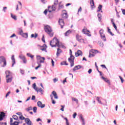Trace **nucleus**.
Wrapping results in <instances>:
<instances>
[{
  "label": "nucleus",
  "mask_w": 125,
  "mask_h": 125,
  "mask_svg": "<svg viewBox=\"0 0 125 125\" xmlns=\"http://www.w3.org/2000/svg\"><path fill=\"white\" fill-rule=\"evenodd\" d=\"M19 34L23 37V38H28V33H24L22 29L20 30Z\"/></svg>",
  "instance_id": "obj_10"
},
{
  "label": "nucleus",
  "mask_w": 125,
  "mask_h": 125,
  "mask_svg": "<svg viewBox=\"0 0 125 125\" xmlns=\"http://www.w3.org/2000/svg\"><path fill=\"white\" fill-rule=\"evenodd\" d=\"M32 87L35 89V91H36V90L38 89V87H37V85L36 84V83H34L33 84Z\"/></svg>",
  "instance_id": "obj_36"
},
{
  "label": "nucleus",
  "mask_w": 125,
  "mask_h": 125,
  "mask_svg": "<svg viewBox=\"0 0 125 125\" xmlns=\"http://www.w3.org/2000/svg\"><path fill=\"white\" fill-rule=\"evenodd\" d=\"M72 101H74L75 102H76L77 104H78V103H79V100H78L77 99L72 98Z\"/></svg>",
  "instance_id": "obj_42"
},
{
  "label": "nucleus",
  "mask_w": 125,
  "mask_h": 125,
  "mask_svg": "<svg viewBox=\"0 0 125 125\" xmlns=\"http://www.w3.org/2000/svg\"><path fill=\"white\" fill-rule=\"evenodd\" d=\"M61 107H62V108H61L60 110L62 111V112H64V108H65V105H61Z\"/></svg>",
  "instance_id": "obj_45"
},
{
  "label": "nucleus",
  "mask_w": 125,
  "mask_h": 125,
  "mask_svg": "<svg viewBox=\"0 0 125 125\" xmlns=\"http://www.w3.org/2000/svg\"><path fill=\"white\" fill-rule=\"evenodd\" d=\"M83 52L82 51L78 50L77 52H75V56L78 57V56H82Z\"/></svg>",
  "instance_id": "obj_16"
},
{
  "label": "nucleus",
  "mask_w": 125,
  "mask_h": 125,
  "mask_svg": "<svg viewBox=\"0 0 125 125\" xmlns=\"http://www.w3.org/2000/svg\"><path fill=\"white\" fill-rule=\"evenodd\" d=\"M14 37H16V35L15 34H13L10 37V38H14Z\"/></svg>",
  "instance_id": "obj_62"
},
{
  "label": "nucleus",
  "mask_w": 125,
  "mask_h": 125,
  "mask_svg": "<svg viewBox=\"0 0 125 125\" xmlns=\"http://www.w3.org/2000/svg\"><path fill=\"white\" fill-rule=\"evenodd\" d=\"M21 75H24V70L21 69Z\"/></svg>",
  "instance_id": "obj_64"
},
{
  "label": "nucleus",
  "mask_w": 125,
  "mask_h": 125,
  "mask_svg": "<svg viewBox=\"0 0 125 125\" xmlns=\"http://www.w3.org/2000/svg\"><path fill=\"white\" fill-rule=\"evenodd\" d=\"M6 78H8L11 76V72L10 71L7 70L5 71Z\"/></svg>",
  "instance_id": "obj_23"
},
{
  "label": "nucleus",
  "mask_w": 125,
  "mask_h": 125,
  "mask_svg": "<svg viewBox=\"0 0 125 125\" xmlns=\"http://www.w3.org/2000/svg\"><path fill=\"white\" fill-rule=\"evenodd\" d=\"M82 7H80V8L78 9L77 14H79V12H82Z\"/></svg>",
  "instance_id": "obj_50"
},
{
  "label": "nucleus",
  "mask_w": 125,
  "mask_h": 125,
  "mask_svg": "<svg viewBox=\"0 0 125 125\" xmlns=\"http://www.w3.org/2000/svg\"><path fill=\"white\" fill-rule=\"evenodd\" d=\"M19 118L20 119L21 121H23V120H25V121H26V118H25V117H24V116H23L22 114L19 117Z\"/></svg>",
  "instance_id": "obj_40"
},
{
  "label": "nucleus",
  "mask_w": 125,
  "mask_h": 125,
  "mask_svg": "<svg viewBox=\"0 0 125 125\" xmlns=\"http://www.w3.org/2000/svg\"><path fill=\"white\" fill-rule=\"evenodd\" d=\"M107 30H108V33H109V34H110V35L111 36H114V34H113V33H112V32H111V29H110V28H109V27H107Z\"/></svg>",
  "instance_id": "obj_44"
},
{
  "label": "nucleus",
  "mask_w": 125,
  "mask_h": 125,
  "mask_svg": "<svg viewBox=\"0 0 125 125\" xmlns=\"http://www.w3.org/2000/svg\"><path fill=\"white\" fill-rule=\"evenodd\" d=\"M90 4L92 10H93V8H95V5H94V1H93V0H90Z\"/></svg>",
  "instance_id": "obj_17"
},
{
  "label": "nucleus",
  "mask_w": 125,
  "mask_h": 125,
  "mask_svg": "<svg viewBox=\"0 0 125 125\" xmlns=\"http://www.w3.org/2000/svg\"><path fill=\"white\" fill-rule=\"evenodd\" d=\"M94 56V54H91V53H89V57L90 58H91V57H93Z\"/></svg>",
  "instance_id": "obj_57"
},
{
  "label": "nucleus",
  "mask_w": 125,
  "mask_h": 125,
  "mask_svg": "<svg viewBox=\"0 0 125 125\" xmlns=\"http://www.w3.org/2000/svg\"><path fill=\"white\" fill-rule=\"evenodd\" d=\"M6 59L4 56H0V64L1 67H4L6 66Z\"/></svg>",
  "instance_id": "obj_5"
},
{
  "label": "nucleus",
  "mask_w": 125,
  "mask_h": 125,
  "mask_svg": "<svg viewBox=\"0 0 125 125\" xmlns=\"http://www.w3.org/2000/svg\"><path fill=\"white\" fill-rule=\"evenodd\" d=\"M65 83H67V78H65L64 80L62 81L63 84H65Z\"/></svg>",
  "instance_id": "obj_55"
},
{
  "label": "nucleus",
  "mask_w": 125,
  "mask_h": 125,
  "mask_svg": "<svg viewBox=\"0 0 125 125\" xmlns=\"http://www.w3.org/2000/svg\"><path fill=\"white\" fill-rule=\"evenodd\" d=\"M13 119L15 121H18V117L17 115H13Z\"/></svg>",
  "instance_id": "obj_43"
},
{
  "label": "nucleus",
  "mask_w": 125,
  "mask_h": 125,
  "mask_svg": "<svg viewBox=\"0 0 125 125\" xmlns=\"http://www.w3.org/2000/svg\"><path fill=\"white\" fill-rule=\"evenodd\" d=\"M70 34H71V30H69L64 33V35L65 37H68Z\"/></svg>",
  "instance_id": "obj_31"
},
{
  "label": "nucleus",
  "mask_w": 125,
  "mask_h": 125,
  "mask_svg": "<svg viewBox=\"0 0 125 125\" xmlns=\"http://www.w3.org/2000/svg\"><path fill=\"white\" fill-rule=\"evenodd\" d=\"M64 7V6L63 5L60 4V3L59 5V8L60 9V8H63Z\"/></svg>",
  "instance_id": "obj_49"
},
{
  "label": "nucleus",
  "mask_w": 125,
  "mask_h": 125,
  "mask_svg": "<svg viewBox=\"0 0 125 125\" xmlns=\"http://www.w3.org/2000/svg\"><path fill=\"white\" fill-rule=\"evenodd\" d=\"M31 110H33V108L31 106L27 108V111L28 112H29V111H31Z\"/></svg>",
  "instance_id": "obj_52"
},
{
  "label": "nucleus",
  "mask_w": 125,
  "mask_h": 125,
  "mask_svg": "<svg viewBox=\"0 0 125 125\" xmlns=\"http://www.w3.org/2000/svg\"><path fill=\"white\" fill-rule=\"evenodd\" d=\"M38 37V34L35 33V35L34 34H31V38H34V39H37Z\"/></svg>",
  "instance_id": "obj_32"
},
{
  "label": "nucleus",
  "mask_w": 125,
  "mask_h": 125,
  "mask_svg": "<svg viewBox=\"0 0 125 125\" xmlns=\"http://www.w3.org/2000/svg\"><path fill=\"white\" fill-rule=\"evenodd\" d=\"M50 97L51 98V100H52V104H55L56 103V102H55V101L54 100H53V96H52V94H51L50 95Z\"/></svg>",
  "instance_id": "obj_29"
},
{
  "label": "nucleus",
  "mask_w": 125,
  "mask_h": 125,
  "mask_svg": "<svg viewBox=\"0 0 125 125\" xmlns=\"http://www.w3.org/2000/svg\"><path fill=\"white\" fill-rule=\"evenodd\" d=\"M122 13L124 15H125V9H122Z\"/></svg>",
  "instance_id": "obj_60"
},
{
  "label": "nucleus",
  "mask_w": 125,
  "mask_h": 125,
  "mask_svg": "<svg viewBox=\"0 0 125 125\" xmlns=\"http://www.w3.org/2000/svg\"><path fill=\"white\" fill-rule=\"evenodd\" d=\"M112 25H113V27H114V29L116 30V31H117L118 28L117 27V25H116V24H115V22H113Z\"/></svg>",
  "instance_id": "obj_46"
},
{
  "label": "nucleus",
  "mask_w": 125,
  "mask_h": 125,
  "mask_svg": "<svg viewBox=\"0 0 125 125\" xmlns=\"http://www.w3.org/2000/svg\"><path fill=\"white\" fill-rule=\"evenodd\" d=\"M10 14L11 18H12V19H14V20H15L16 21V20H17V17H16V16L13 15L12 13H11Z\"/></svg>",
  "instance_id": "obj_30"
},
{
  "label": "nucleus",
  "mask_w": 125,
  "mask_h": 125,
  "mask_svg": "<svg viewBox=\"0 0 125 125\" xmlns=\"http://www.w3.org/2000/svg\"><path fill=\"white\" fill-rule=\"evenodd\" d=\"M98 51L96 50H93V49H91L90 51H89V53H96Z\"/></svg>",
  "instance_id": "obj_38"
},
{
  "label": "nucleus",
  "mask_w": 125,
  "mask_h": 125,
  "mask_svg": "<svg viewBox=\"0 0 125 125\" xmlns=\"http://www.w3.org/2000/svg\"><path fill=\"white\" fill-rule=\"evenodd\" d=\"M82 32L83 33V34H85V35H87V36H88V37H90V34H89L88 33H86V29H83L82 30Z\"/></svg>",
  "instance_id": "obj_26"
},
{
  "label": "nucleus",
  "mask_w": 125,
  "mask_h": 125,
  "mask_svg": "<svg viewBox=\"0 0 125 125\" xmlns=\"http://www.w3.org/2000/svg\"><path fill=\"white\" fill-rule=\"evenodd\" d=\"M82 68H83V66L81 65H76L73 69V72L78 71V70H80V69H82Z\"/></svg>",
  "instance_id": "obj_12"
},
{
  "label": "nucleus",
  "mask_w": 125,
  "mask_h": 125,
  "mask_svg": "<svg viewBox=\"0 0 125 125\" xmlns=\"http://www.w3.org/2000/svg\"><path fill=\"white\" fill-rule=\"evenodd\" d=\"M37 105L38 106H39L40 108H44V107H45V104H42V102L41 101H38L37 102Z\"/></svg>",
  "instance_id": "obj_15"
},
{
  "label": "nucleus",
  "mask_w": 125,
  "mask_h": 125,
  "mask_svg": "<svg viewBox=\"0 0 125 125\" xmlns=\"http://www.w3.org/2000/svg\"><path fill=\"white\" fill-rule=\"evenodd\" d=\"M69 53L70 57L68 58V61L70 63V67H74V65H75V63H74L75 61V57L72 55V50H69Z\"/></svg>",
  "instance_id": "obj_4"
},
{
  "label": "nucleus",
  "mask_w": 125,
  "mask_h": 125,
  "mask_svg": "<svg viewBox=\"0 0 125 125\" xmlns=\"http://www.w3.org/2000/svg\"><path fill=\"white\" fill-rule=\"evenodd\" d=\"M0 121H2L4 117H5V114L3 112H0Z\"/></svg>",
  "instance_id": "obj_19"
},
{
  "label": "nucleus",
  "mask_w": 125,
  "mask_h": 125,
  "mask_svg": "<svg viewBox=\"0 0 125 125\" xmlns=\"http://www.w3.org/2000/svg\"><path fill=\"white\" fill-rule=\"evenodd\" d=\"M54 83H56V82H58V79L55 78L53 79Z\"/></svg>",
  "instance_id": "obj_61"
},
{
  "label": "nucleus",
  "mask_w": 125,
  "mask_h": 125,
  "mask_svg": "<svg viewBox=\"0 0 125 125\" xmlns=\"http://www.w3.org/2000/svg\"><path fill=\"white\" fill-rule=\"evenodd\" d=\"M97 16L99 18V21H101V19H102V15L101 13H98Z\"/></svg>",
  "instance_id": "obj_33"
},
{
  "label": "nucleus",
  "mask_w": 125,
  "mask_h": 125,
  "mask_svg": "<svg viewBox=\"0 0 125 125\" xmlns=\"http://www.w3.org/2000/svg\"><path fill=\"white\" fill-rule=\"evenodd\" d=\"M44 30L50 37H53V35L54 33H53V31L52 30V28L49 25H45L44 27Z\"/></svg>",
  "instance_id": "obj_2"
},
{
  "label": "nucleus",
  "mask_w": 125,
  "mask_h": 125,
  "mask_svg": "<svg viewBox=\"0 0 125 125\" xmlns=\"http://www.w3.org/2000/svg\"><path fill=\"white\" fill-rule=\"evenodd\" d=\"M51 94L52 96H54L55 99H58V96H57V93L55 91H53Z\"/></svg>",
  "instance_id": "obj_18"
},
{
  "label": "nucleus",
  "mask_w": 125,
  "mask_h": 125,
  "mask_svg": "<svg viewBox=\"0 0 125 125\" xmlns=\"http://www.w3.org/2000/svg\"><path fill=\"white\" fill-rule=\"evenodd\" d=\"M76 38L77 41H78V42H81L82 43H83V42H84V40L79 35H77Z\"/></svg>",
  "instance_id": "obj_8"
},
{
  "label": "nucleus",
  "mask_w": 125,
  "mask_h": 125,
  "mask_svg": "<svg viewBox=\"0 0 125 125\" xmlns=\"http://www.w3.org/2000/svg\"><path fill=\"white\" fill-rule=\"evenodd\" d=\"M36 91L37 92H40L41 94H43V92H44V91L42 89V88H40L39 89L37 88Z\"/></svg>",
  "instance_id": "obj_22"
},
{
  "label": "nucleus",
  "mask_w": 125,
  "mask_h": 125,
  "mask_svg": "<svg viewBox=\"0 0 125 125\" xmlns=\"http://www.w3.org/2000/svg\"><path fill=\"white\" fill-rule=\"evenodd\" d=\"M7 123L6 122L5 123H0V125H6Z\"/></svg>",
  "instance_id": "obj_63"
},
{
  "label": "nucleus",
  "mask_w": 125,
  "mask_h": 125,
  "mask_svg": "<svg viewBox=\"0 0 125 125\" xmlns=\"http://www.w3.org/2000/svg\"><path fill=\"white\" fill-rule=\"evenodd\" d=\"M19 58H20V59H21V60H24L25 59H26V57H25V56L23 55H21L19 56Z\"/></svg>",
  "instance_id": "obj_35"
},
{
  "label": "nucleus",
  "mask_w": 125,
  "mask_h": 125,
  "mask_svg": "<svg viewBox=\"0 0 125 125\" xmlns=\"http://www.w3.org/2000/svg\"><path fill=\"white\" fill-rule=\"evenodd\" d=\"M33 112H34V113H37V107L34 106V107H33Z\"/></svg>",
  "instance_id": "obj_48"
},
{
  "label": "nucleus",
  "mask_w": 125,
  "mask_h": 125,
  "mask_svg": "<svg viewBox=\"0 0 125 125\" xmlns=\"http://www.w3.org/2000/svg\"><path fill=\"white\" fill-rule=\"evenodd\" d=\"M51 60L52 66L53 67L54 66V62L53 61V60L52 59H51Z\"/></svg>",
  "instance_id": "obj_56"
},
{
  "label": "nucleus",
  "mask_w": 125,
  "mask_h": 125,
  "mask_svg": "<svg viewBox=\"0 0 125 125\" xmlns=\"http://www.w3.org/2000/svg\"><path fill=\"white\" fill-rule=\"evenodd\" d=\"M98 43L101 47H103V46H104V43H103V42H98Z\"/></svg>",
  "instance_id": "obj_41"
},
{
  "label": "nucleus",
  "mask_w": 125,
  "mask_h": 125,
  "mask_svg": "<svg viewBox=\"0 0 125 125\" xmlns=\"http://www.w3.org/2000/svg\"><path fill=\"white\" fill-rule=\"evenodd\" d=\"M38 46H39V47H40V50H42V51H44L45 52H47V51L46 50V48H47V46H46V44H44L42 46L40 45H38Z\"/></svg>",
  "instance_id": "obj_7"
},
{
  "label": "nucleus",
  "mask_w": 125,
  "mask_h": 125,
  "mask_svg": "<svg viewBox=\"0 0 125 125\" xmlns=\"http://www.w3.org/2000/svg\"><path fill=\"white\" fill-rule=\"evenodd\" d=\"M11 60H12V67H14V65L16 64V62L15 61V58H14V55H13L11 57Z\"/></svg>",
  "instance_id": "obj_14"
},
{
  "label": "nucleus",
  "mask_w": 125,
  "mask_h": 125,
  "mask_svg": "<svg viewBox=\"0 0 125 125\" xmlns=\"http://www.w3.org/2000/svg\"><path fill=\"white\" fill-rule=\"evenodd\" d=\"M99 33L102 40H103L104 42H106V37H105V34H104V30L103 29H101Z\"/></svg>",
  "instance_id": "obj_6"
},
{
  "label": "nucleus",
  "mask_w": 125,
  "mask_h": 125,
  "mask_svg": "<svg viewBox=\"0 0 125 125\" xmlns=\"http://www.w3.org/2000/svg\"><path fill=\"white\" fill-rule=\"evenodd\" d=\"M80 122L82 123V125H85V121H84V118L83 117L82 115H80L79 116Z\"/></svg>",
  "instance_id": "obj_11"
},
{
  "label": "nucleus",
  "mask_w": 125,
  "mask_h": 125,
  "mask_svg": "<svg viewBox=\"0 0 125 125\" xmlns=\"http://www.w3.org/2000/svg\"><path fill=\"white\" fill-rule=\"evenodd\" d=\"M6 83H11V82H12V78L7 77V78H6Z\"/></svg>",
  "instance_id": "obj_28"
},
{
  "label": "nucleus",
  "mask_w": 125,
  "mask_h": 125,
  "mask_svg": "<svg viewBox=\"0 0 125 125\" xmlns=\"http://www.w3.org/2000/svg\"><path fill=\"white\" fill-rule=\"evenodd\" d=\"M62 18H64V19L68 18V14L67 13H65L62 14Z\"/></svg>",
  "instance_id": "obj_34"
},
{
  "label": "nucleus",
  "mask_w": 125,
  "mask_h": 125,
  "mask_svg": "<svg viewBox=\"0 0 125 125\" xmlns=\"http://www.w3.org/2000/svg\"><path fill=\"white\" fill-rule=\"evenodd\" d=\"M27 56H28V57H30V58H31L32 59H34V55H31L30 53H27L26 54Z\"/></svg>",
  "instance_id": "obj_37"
},
{
  "label": "nucleus",
  "mask_w": 125,
  "mask_h": 125,
  "mask_svg": "<svg viewBox=\"0 0 125 125\" xmlns=\"http://www.w3.org/2000/svg\"><path fill=\"white\" fill-rule=\"evenodd\" d=\"M103 5L101 4H100L98 7V10L97 12H103V11H102V7H103Z\"/></svg>",
  "instance_id": "obj_21"
},
{
  "label": "nucleus",
  "mask_w": 125,
  "mask_h": 125,
  "mask_svg": "<svg viewBox=\"0 0 125 125\" xmlns=\"http://www.w3.org/2000/svg\"><path fill=\"white\" fill-rule=\"evenodd\" d=\"M61 52H62V51H61V49H60V48H58L57 54H56L57 57H58L59 56V54H60Z\"/></svg>",
  "instance_id": "obj_27"
},
{
  "label": "nucleus",
  "mask_w": 125,
  "mask_h": 125,
  "mask_svg": "<svg viewBox=\"0 0 125 125\" xmlns=\"http://www.w3.org/2000/svg\"><path fill=\"white\" fill-rule=\"evenodd\" d=\"M77 116V113L76 112H75L73 115V119H75L76 118V117Z\"/></svg>",
  "instance_id": "obj_58"
},
{
  "label": "nucleus",
  "mask_w": 125,
  "mask_h": 125,
  "mask_svg": "<svg viewBox=\"0 0 125 125\" xmlns=\"http://www.w3.org/2000/svg\"><path fill=\"white\" fill-rule=\"evenodd\" d=\"M6 9H7V7H4L3 8V11L4 12H6Z\"/></svg>",
  "instance_id": "obj_54"
},
{
  "label": "nucleus",
  "mask_w": 125,
  "mask_h": 125,
  "mask_svg": "<svg viewBox=\"0 0 125 125\" xmlns=\"http://www.w3.org/2000/svg\"><path fill=\"white\" fill-rule=\"evenodd\" d=\"M61 65H65L66 66H68V63H67L66 61H63V62H61Z\"/></svg>",
  "instance_id": "obj_39"
},
{
  "label": "nucleus",
  "mask_w": 125,
  "mask_h": 125,
  "mask_svg": "<svg viewBox=\"0 0 125 125\" xmlns=\"http://www.w3.org/2000/svg\"><path fill=\"white\" fill-rule=\"evenodd\" d=\"M38 66L36 67H35V70H38V69H39V68H41V67H42V64L38 63Z\"/></svg>",
  "instance_id": "obj_47"
},
{
  "label": "nucleus",
  "mask_w": 125,
  "mask_h": 125,
  "mask_svg": "<svg viewBox=\"0 0 125 125\" xmlns=\"http://www.w3.org/2000/svg\"><path fill=\"white\" fill-rule=\"evenodd\" d=\"M96 100H97L98 101V102H99V104H101L102 105H104V106H107V101L105 100V103L104 104L102 103V102H101V101L100 100V97H97L96 98Z\"/></svg>",
  "instance_id": "obj_9"
},
{
  "label": "nucleus",
  "mask_w": 125,
  "mask_h": 125,
  "mask_svg": "<svg viewBox=\"0 0 125 125\" xmlns=\"http://www.w3.org/2000/svg\"><path fill=\"white\" fill-rule=\"evenodd\" d=\"M59 23L61 26V28L62 29L63 28V26H64V21L63 20V19H60L59 21Z\"/></svg>",
  "instance_id": "obj_13"
},
{
  "label": "nucleus",
  "mask_w": 125,
  "mask_h": 125,
  "mask_svg": "<svg viewBox=\"0 0 125 125\" xmlns=\"http://www.w3.org/2000/svg\"><path fill=\"white\" fill-rule=\"evenodd\" d=\"M25 122L28 125H32V121H30V119H29V118H26V119L25 120Z\"/></svg>",
  "instance_id": "obj_20"
},
{
  "label": "nucleus",
  "mask_w": 125,
  "mask_h": 125,
  "mask_svg": "<svg viewBox=\"0 0 125 125\" xmlns=\"http://www.w3.org/2000/svg\"><path fill=\"white\" fill-rule=\"evenodd\" d=\"M50 45L52 47H56V46H58V47H61L62 44L59 42V40L56 37H54L53 39L50 41Z\"/></svg>",
  "instance_id": "obj_1"
},
{
  "label": "nucleus",
  "mask_w": 125,
  "mask_h": 125,
  "mask_svg": "<svg viewBox=\"0 0 125 125\" xmlns=\"http://www.w3.org/2000/svg\"><path fill=\"white\" fill-rule=\"evenodd\" d=\"M58 4V0H54V5L52 6H48V11L50 13L52 11H55L56 10V5Z\"/></svg>",
  "instance_id": "obj_3"
},
{
  "label": "nucleus",
  "mask_w": 125,
  "mask_h": 125,
  "mask_svg": "<svg viewBox=\"0 0 125 125\" xmlns=\"http://www.w3.org/2000/svg\"><path fill=\"white\" fill-rule=\"evenodd\" d=\"M119 78L120 79V80L121 81L122 83H124V79H123V78H122V77H121V76H119Z\"/></svg>",
  "instance_id": "obj_59"
},
{
  "label": "nucleus",
  "mask_w": 125,
  "mask_h": 125,
  "mask_svg": "<svg viewBox=\"0 0 125 125\" xmlns=\"http://www.w3.org/2000/svg\"><path fill=\"white\" fill-rule=\"evenodd\" d=\"M41 2L42 3L45 4L47 2V1L46 0H41Z\"/></svg>",
  "instance_id": "obj_51"
},
{
  "label": "nucleus",
  "mask_w": 125,
  "mask_h": 125,
  "mask_svg": "<svg viewBox=\"0 0 125 125\" xmlns=\"http://www.w3.org/2000/svg\"><path fill=\"white\" fill-rule=\"evenodd\" d=\"M101 79H102V80L104 81V82H105V83H110V81H109V80H108V79L105 78V77H104L103 76L101 77Z\"/></svg>",
  "instance_id": "obj_24"
},
{
  "label": "nucleus",
  "mask_w": 125,
  "mask_h": 125,
  "mask_svg": "<svg viewBox=\"0 0 125 125\" xmlns=\"http://www.w3.org/2000/svg\"><path fill=\"white\" fill-rule=\"evenodd\" d=\"M64 120H66V125H69V122H68V119H67V118H64Z\"/></svg>",
  "instance_id": "obj_53"
},
{
  "label": "nucleus",
  "mask_w": 125,
  "mask_h": 125,
  "mask_svg": "<svg viewBox=\"0 0 125 125\" xmlns=\"http://www.w3.org/2000/svg\"><path fill=\"white\" fill-rule=\"evenodd\" d=\"M13 123L16 125H19V124H23V121L20 119V120H19L18 121H15Z\"/></svg>",
  "instance_id": "obj_25"
}]
</instances>
